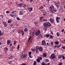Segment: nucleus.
Masks as SVG:
<instances>
[{
  "label": "nucleus",
  "instance_id": "obj_41",
  "mask_svg": "<svg viewBox=\"0 0 65 65\" xmlns=\"http://www.w3.org/2000/svg\"><path fill=\"white\" fill-rule=\"evenodd\" d=\"M59 11L60 12L62 13V12H63V10H59Z\"/></svg>",
  "mask_w": 65,
  "mask_h": 65
},
{
  "label": "nucleus",
  "instance_id": "obj_31",
  "mask_svg": "<svg viewBox=\"0 0 65 65\" xmlns=\"http://www.w3.org/2000/svg\"><path fill=\"white\" fill-rule=\"evenodd\" d=\"M53 10L54 12H57V10H56V9H53Z\"/></svg>",
  "mask_w": 65,
  "mask_h": 65
},
{
  "label": "nucleus",
  "instance_id": "obj_29",
  "mask_svg": "<svg viewBox=\"0 0 65 65\" xmlns=\"http://www.w3.org/2000/svg\"><path fill=\"white\" fill-rule=\"evenodd\" d=\"M50 12H51V13H52L53 14L54 13V12L53 11V10H50Z\"/></svg>",
  "mask_w": 65,
  "mask_h": 65
},
{
  "label": "nucleus",
  "instance_id": "obj_15",
  "mask_svg": "<svg viewBox=\"0 0 65 65\" xmlns=\"http://www.w3.org/2000/svg\"><path fill=\"white\" fill-rule=\"evenodd\" d=\"M60 46H61L59 45H55L54 46V47H55V48H56V47H56V48H59V47H60Z\"/></svg>",
  "mask_w": 65,
  "mask_h": 65
},
{
  "label": "nucleus",
  "instance_id": "obj_55",
  "mask_svg": "<svg viewBox=\"0 0 65 65\" xmlns=\"http://www.w3.org/2000/svg\"><path fill=\"white\" fill-rule=\"evenodd\" d=\"M21 58H24V55H22Z\"/></svg>",
  "mask_w": 65,
  "mask_h": 65
},
{
  "label": "nucleus",
  "instance_id": "obj_34",
  "mask_svg": "<svg viewBox=\"0 0 65 65\" xmlns=\"http://www.w3.org/2000/svg\"><path fill=\"white\" fill-rule=\"evenodd\" d=\"M39 46H37L36 47V50H38V49H39Z\"/></svg>",
  "mask_w": 65,
  "mask_h": 65
},
{
  "label": "nucleus",
  "instance_id": "obj_12",
  "mask_svg": "<svg viewBox=\"0 0 65 65\" xmlns=\"http://www.w3.org/2000/svg\"><path fill=\"white\" fill-rule=\"evenodd\" d=\"M11 22H12V20L11 19H9V20H8V23L9 24H10L11 23Z\"/></svg>",
  "mask_w": 65,
  "mask_h": 65
},
{
  "label": "nucleus",
  "instance_id": "obj_7",
  "mask_svg": "<svg viewBox=\"0 0 65 65\" xmlns=\"http://www.w3.org/2000/svg\"><path fill=\"white\" fill-rule=\"evenodd\" d=\"M7 50H8V48L7 47H5L4 49V51L6 53L7 52Z\"/></svg>",
  "mask_w": 65,
  "mask_h": 65
},
{
  "label": "nucleus",
  "instance_id": "obj_10",
  "mask_svg": "<svg viewBox=\"0 0 65 65\" xmlns=\"http://www.w3.org/2000/svg\"><path fill=\"white\" fill-rule=\"evenodd\" d=\"M39 50L40 51H41V52L42 51V50H43V48H42V47H39Z\"/></svg>",
  "mask_w": 65,
  "mask_h": 65
},
{
  "label": "nucleus",
  "instance_id": "obj_44",
  "mask_svg": "<svg viewBox=\"0 0 65 65\" xmlns=\"http://www.w3.org/2000/svg\"><path fill=\"white\" fill-rule=\"evenodd\" d=\"M62 48H63V49L64 50H65V47L64 46H62Z\"/></svg>",
  "mask_w": 65,
  "mask_h": 65
},
{
  "label": "nucleus",
  "instance_id": "obj_62",
  "mask_svg": "<svg viewBox=\"0 0 65 65\" xmlns=\"http://www.w3.org/2000/svg\"><path fill=\"white\" fill-rule=\"evenodd\" d=\"M17 20H20V18H17Z\"/></svg>",
  "mask_w": 65,
  "mask_h": 65
},
{
  "label": "nucleus",
  "instance_id": "obj_36",
  "mask_svg": "<svg viewBox=\"0 0 65 65\" xmlns=\"http://www.w3.org/2000/svg\"><path fill=\"white\" fill-rule=\"evenodd\" d=\"M19 48H20V44H19L18 45V46L17 47V50H19Z\"/></svg>",
  "mask_w": 65,
  "mask_h": 65
},
{
  "label": "nucleus",
  "instance_id": "obj_14",
  "mask_svg": "<svg viewBox=\"0 0 65 65\" xmlns=\"http://www.w3.org/2000/svg\"><path fill=\"white\" fill-rule=\"evenodd\" d=\"M28 10H29V11H31L33 10V8L32 7L29 8H28Z\"/></svg>",
  "mask_w": 65,
  "mask_h": 65
},
{
  "label": "nucleus",
  "instance_id": "obj_57",
  "mask_svg": "<svg viewBox=\"0 0 65 65\" xmlns=\"http://www.w3.org/2000/svg\"><path fill=\"white\" fill-rule=\"evenodd\" d=\"M42 35H41V34H40V37H42Z\"/></svg>",
  "mask_w": 65,
  "mask_h": 65
},
{
  "label": "nucleus",
  "instance_id": "obj_6",
  "mask_svg": "<svg viewBox=\"0 0 65 65\" xmlns=\"http://www.w3.org/2000/svg\"><path fill=\"white\" fill-rule=\"evenodd\" d=\"M50 22L53 23V22H54V20L52 18H50Z\"/></svg>",
  "mask_w": 65,
  "mask_h": 65
},
{
  "label": "nucleus",
  "instance_id": "obj_51",
  "mask_svg": "<svg viewBox=\"0 0 65 65\" xmlns=\"http://www.w3.org/2000/svg\"><path fill=\"white\" fill-rule=\"evenodd\" d=\"M52 8L53 9H54V6H53V5H52Z\"/></svg>",
  "mask_w": 65,
  "mask_h": 65
},
{
  "label": "nucleus",
  "instance_id": "obj_17",
  "mask_svg": "<svg viewBox=\"0 0 65 65\" xmlns=\"http://www.w3.org/2000/svg\"><path fill=\"white\" fill-rule=\"evenodd\" d=\"M22 35L23 36L24 35V31L23 30H22L21 31Z\"/></svg>",
  "mask_w": 65,
  "mask_h": 65
},
{
  "label": "nucleus",
  "instance_id": "obj_9",
  "mask_svg": "<svg viewBox=\"0 0 65 65\" xmlns=\"http://www.w3.org/2000/svg\"><path fill=\"white\" fill-rule=\"evenodd\" d=\"M11 14H14H14H15L16 13H17V11H14L13 12H12L11 13Z\"/></svg>",
  "mask_w": 65,
  "mask_h": 65
},
{
  "label": "nucleus",
  "instance_id": "obj_33",
  "mask_svg": "<svg viewBox=\"0 0 65 65\" xmlns=\"http://www.w3.org/2000/svg\"><path fill=\"white\" fill-rule=\"evenodd\" d=\"M47 19H44L43 20V22H47Z\"/></svg>",
  "mask_w": 65,
  "mask_h": 65
},
{
  "label": "nucleus",
  "instance_id": "obj_60",
  "mask_svg": "<svg viewBox=\"0 0 65 65\" xmlns=\"http://www.w3.org/2000/svg\"><path fill=\"white\" fill-rule=\"evenodd\" d=\"M29 56L30 58H32V57H31V55H29Z\"/></svg>",
  "mask_w": 65,
  "mask_h": 65
},
{
  "label": "nucleus",
  "instance_id": "obj_45",
  "mask_svg": "<svg viewBox=\"0 0 65 65\" xmlns=\"http://www.w3.org/2000/svg\"><path fill=\"white\" fill-rule=\"evenodd\" d=\"M41 64L42 65H45V64H44V62H42L41 63Z\"/></svg>",
  "mask_w": 65,
  "mask_h": 65
},
{
  "label": "nucleus",
  "instance_id": "obj_49",
  "mask_svg": "<svg viewBox=\"0 0 65 65\" xmlns=\"http://www.w3.org/2000/svg\"><path fill=\"white\" fill-rule=\"evenodd\" d=\"M43 8V6H42L40 8V9H42Z\"/></svg>",
  "mask_w": 65,
  "mask_h": 65
},
{
  "label": "nucleus",
  "instance_id": "obj_43",
  "mask_svg": "<svg viewBox=\"0 0 65 65\" xmlns=\"http://www.w3.org/2000/svg\"><path fill=\"white\" fill-rule=\"evenodd\" d=\"M50 36V35L48 34H47L46 35V37L48 38Z\"/></svg>",
  "mask_w": 65,
  "mask_h": 65
},
{
  "label": "nucleus",
  "instance_id": "obj_19",
  "mask_svg": "<svg viewBox=\"0 0 65 65\" xmlns=\"http://www.w3.org/2000/svg\"><path fill=\"white\" fill-rule=\"evenodd\" d=\"M23 7H24V8H28V5H24L23 6Z\"/></svg>",
  "mask_w": 65,
  "mask_h": 65
},
{
  "label": "nucleus",
  "instance_id": "obj_37",
  "mask_svg": "<svg viewBox=\"0 0 65 65\" xmlns=\"http://www.w3.org/2000/svg\"><path fill=\"white\" fill-rule=\"evenodd\" d=\"M38 50H36V53H39V51H38Z\"/></svg>",
  "mask_w": 65,
  "mask_h": 65
},
{
  "label": "nucleus",
  "instance_id": "obj_23",
  "mask_svg": "<svg viewBox=\"0 0 65 65\" xmlns=\"http://www.w3.org/2000/svg\"><path fill=\"white\" fill-rule=\"evenodd\" d=\"M55 44H59V42L58 41L55 42H54Z\"/></svg>",
  "mask_w": 65,
  "mask_h": 65
},
{
  "label": "nucleus",
  "instance_id": "obj_2",
  "mask_svg": "<svg viewBox=\"0 0 65 65\" xmlns=\"http://www.w3.org/2000/svg\"><path fill=\"white\" fill-rule=\"evenodd\" d=\"M54 3L55 5L57 7V9H59V6H59V3H58L57 4V3L56 2H54Z\"/></svg>",
  "mask_w": 65,
  "mask_h": 65
},
{
  "label": "nucleus",
  "instance_id": "obj_24",
  "mask_svg": "<svg viewBox=\"0 0 65 65\" xmlns=\"http://www.w3.org/2000/svg\"><path fill=\"white\" fill-rule=\"evenodd\" d=\"M56 21L57 23H58L59 22V19H58V18H56Z\"/></svg>",
  "mask_w": 65,
  "mask_h": 65
},
{
  "label": "nucleus",
  "instance_id": "obj_58",
  "mask_svg": "<svg viewBox=\"0 0 65 65\" xmlns=\"http://www.w3.org/2000/svg\"><path fill=\"white\" fill-rule=\"evenodd\" d=\"M50 64L49 63H48L46 64H45V65H50Z\"/></svg>",
  "mask_w": 65,
  "mask_h": 65
},
{
  "label": "nucleus",
  "instance_id": "obj_13",
  "mask_svg": "<svg viewBox=\"0 0 65 65\" xmlns=\"http://www.w3.org/2000/svg\"><path fill=\"white\" fill-rule=\"evenodd\" d=\"M19 13H20V14H19L20 15H23V14H24V13H23V11H20L19 12Z\"/></svg>",
  "mask_w": 65,
  "mask_h": 65
},
{
  "label": "nucleus",
  "instance_id": "obj_48",
  "mask_svg": "<svg viewBox=\"0 0 65 65\" xmlns=\"http://www.w3.org/2000/svg\"><path fill=\"white\" fill-rule=\"evenodd\" d=\"M61 7V8L60 9V10H63V8H62V6H60Z\"/></svg>",
  "mask_w": 65,
  "mask_h": 65
},
{
  "label": "nucleus",
  "instance_id": "obj_8",
  "mask_svg": "<svg viewBox=\"0 0 65 65\" xmlns=\"http://www.w3.org/2000/svg\"><path fill=\"white\" fill-rule=\"evenodd\" d=\"M23 3H21L20 4H19L18 5V6L19 7H22V6H23Z\"/></svg>",
  "mask_w": 65,
  "mask_h": 65
},
{
  "label": "nucleus",
  "instance_id": "obj_28",
  "mask_svg": "<svg viewBox=\"0 0 65 65\" xmlns=\"http://www.w3.org/2000/svg\"><path fill=\"white\" fill-rule=\"evenodd\" d=\"M7 44H9L10 43V40H8L7 41Z\"/></svg>",
  "mask_w": 65,
  "mask_h": 65
},
{
  "label": "nucleus",
  "instance_id": "obj_11",
  "mask_svg": "<svg viewBox=\"0 0 65 65\" xmlns=\"http://www.w3.org/2000/svg\"><path fill=\"white\" fill-rule=\"evenodd\" d=\"M3 24L4 25V26L5 27H7V23H6L5 22H3Z\"/></svg>",
  "mask_w": 65,
  "mask_h": 65
},
{
  "label": "nucleus",
  "instance_id": "obj_30",
  "mask_svg": "<svg viewBox=\"0 0 65 65\" xmlns=\"http://www.w3.org/2000/svg\"><path fill=\"white\" fill-rule=\"evenodd\" d=\"M43 56L44 57H46V55L45 53H43Z\"/></svg>",
  "mask_w": 65,
  "mask_h": 65
},
{
  "label": "nucleus",
  "instance_id": "obj_61",
  "mask_svg": "<svg viewBox=\"0 0 65 65\" xmlns=\"http://www.w3.org/2000/svg\"><path fill=\"white\" fill-rule=\"evenodd\" d=\"M51 45H53V44H54V43H53V42H52L51 43Z\"/></svg>",
  "mask_w": 65,
  "mask_h": 65
},
{
  "label": "nucleus",
  "instance_id": "obj_59",
  "mask_svg": "<svg viewBox=\"0 0 65 65\" xmlns=\"http://www.w3.org/2000/svg\"><path fill=\"white\" fill-rule=\"evenodd\" d=\"M58 18V20H60V18L59 17H57L56 18Z\"/></svg>",
  "mask_w": 65,
  "mask_h": 65
},
{
  "label": "nucleus",
  "instance_id": "obj_46",
  "mask_svg": "<svg viewBox=\"0 0 65 65\" xmlns=\"http://www.w3.org/2000/svg\"><path fill=\"white\" fill-rule=\"evenodd\" d=\"M39 58L40 60H41L42 59V57H39Z\"/></svg>",
  "mask_w": 65,
  "mask_h": 65
},
{
  "label": "nucleus",
  "instance_id": "obj_22",
  "mask_svg": "<svg viewBox=\"0 0 65 65\" xmlns=\"http://www.w3.org/2000/svg\"><path fill=\"white\" fill-rule=\"evenodd\" d=\"M43 18V17H41L40 18V22H41L42 21V19Z\"/></svg>",
  "mask_w": 65,
  "mask_h": 65
},
{
  "label": "nucleus",
  "instance_id": "obj_20",
  "mask_svg": "<svg viewBox=\"0 0 65 65\" xmlns=\"http://www.w3.org/2000/svg\"><path fill=\"white\" fill-rule=\"evenodd\" d=\"M37 61L38 63H40V60L38 58L37 60Z\"/></svg>",
  "mask_w": 65,
  "mask_h": 65
},
{
  "label": "nucleus",
  "instance_id": "obj_3",
  "mask_svg": "<svg viewBox=\"0 0 65 65\" xmlns=\"http://www.w3.org/2000/svg\"><path fill=\"white\" fill-rule=\"evenodd\" d=\"M51 57L52 59L56 58V55L54 54H53L51 55Z\"/></svg>",
  "mask_w": 65,
  "mask_h": 65
},
{
  "label": "nucleus",
  "instance_id": "obj_38",
  "mask_svg": "<svg viewBox=\"0 0 65 65\" xmlns=\"http://www.w3.org/2000/svg\"><path fill=\"white\" fill-rule=\"evenodd\" d=\"M36 64H37L36 62L34 61V62L33 64L34 65H36Z\"/></svg>",
  "mask_w": 65,
  "mask_h": 65
},
{
  "label": "nucleus",
  "instance_id": "obj_18",
  "mask_svg": "<svg viewBox=\"0 0 65 65\" xmlns=\"http://www.w3.org/2000/svg\"><path fill=\"white\" fill-rule=\"evenodd\" d=\"M62 55H59L58 57V58L59 59H61L62 58Z\"/></svg>",
  "mask_w": 65,
  "mask_h": 65
},
{
  "label": "nucleus",
  "instance_id": "obj_32",
  "mask_svg": "<svg viewBox=\"0 0 65 65\" xmlns=\"http://www.w3.org/2000/svg\"><path fill=\"white\" fill-rule=\"evenodd\" d=\"M10 17H13V18H14V15L11 14H10Z\"/></svg>",
  "mask_w": 65,
  "mask_h": 65
},
{
  "label": "nucleus",
  "instance_id": "obj_25",
  "mask_svg": "<svg viewBox=\"0 0 65 65\" xmlns=\"http://www.w3.org/2000/svg\"><path fill=\"white\" fill-rule=\"evenodd\" d=\"M56 35L57 36H58V37H59V36H60V34H59V33L58 32H57Z\"/></svg>",
  "mask_w": 65,
  "mask_h": 65
},
{
  "label": "nucleus",
  "instance_id": "obj_21",
  "mask_svg": "<svg viewBox=\"0 0 65 65\" xmlns=\"http://www.w3.org/2000/svg\"><path fill=\"white\" fill-rule=\"evenodd\" d=\"M28 30V29L27 28H25L24 30V32H27Z\"/></svg>",
  "mask_w": 65,
  "mask_h": 65
},
{
  "label": "nucleus",
  "instance_id": "obj_1",
  "mask_svg": "<svg viewBox=\"0 0 65 65\" xmlns=\"http://www.w3.org/2000/svg\"><path fill=\"white\" fill-rule=\"evenodd\" d=\"M44 27L45 28H50V26H51V24L50 23L48 22H45L43 24Z\"/></svg>",
  "mask_w": 65,
  "mask_h": 65
},
{
  "label": "nucleus",
  "instance_id": "obj_26",
  "mask_svg": "<svg viewBox=\"0 0 65 65\" xmlns=\"http://www.w3.org/2000/svg\"><path fill=\"white\" fill-rule=\"evenodd\" d=\"M33 32H32L31 31L30 32V36H32V35H33Z\"/></svg>",
  "mask_w": 65,
  "mask_h": 65
},
{
  "label": "nucleus",
  "instance_id": "obj_50",
  "mask_svg": "<svg viewBox=\"0 0 65 65\" xmlns=\"http://www.w3.org/2000/svg\"><path fill=\"white\" fill-rule=\"evenodd\" d=\"M9 12H10L9 11H6V13H9Z\"/></svg>",
  "mask_w": 65,
  "mask_h": 65
},
{
  "label": "nucleus",
  "instance_id": "obj_56",
  "mask_svg": "<svg viewBox=\"0 0 65 65\" xmlns=\"http://www.w3.org/2000/svg\"><path fill=\"white\" fill-rule=\"evenodd\" d=\"M62 58L63 59V60H64V59H65V57L62 56Z\"/></svg>",
  "mask_w": 65,
  "mask_h": 65
},
{
  "label": "nucleus",
  "instance_id": "obj_4",
  "mask_svg": "<svg viewBox=\"0 0 65 65\" xmlns=\"http://www.w3.org/2000/svg\"><path fill=\"white\" fill-rule=\"evenodd\" d=\"M40 33V31L39 30L36 33V36H38Z\"/></svg>",
  "mask_w": 65,
  "mask_h": 65
},
{
  "label": "nucleus",
  "instance_id": "obj_16",
  "mask_svg": "<svg viewBox=\"0 0 65 65\" xmlns=\"http://www.w3.org/2000/svg\"><path fill=\"white\" fill-rule=\"evenodd\" d=\"M48 59H47L46 60H44V62H45V63H47L48 61Z\"/></svg>",
  "mask_w": 65,
  "mask_h": 65
},
{
  "label": "nucleus",
  "instance_id": "obj_42",
  "mask_svg": "<svg viewBox=\"0 0 65 65\" xmlns=\"http://www.w3.org/2000/svg\"><path fill=\"white\" fill-rule=\"evenodd\" d=\"M31 36H30L29 38L28 39V41H30V39H31Z\"/></svg>",
  "mask_w": 65,
  "mask_h": 65
},
{
  "label": "nucleus",
  "instance_id": "obj_39",
  "mask_svg": "<svg viewBox=\"0 0 65 65\" xmlns=\"http://www.w3.org/2000/svg\"><path fill=\"white\" fill-rule=\"evenodd\" d=\"M18 32L20 33V34H21V31L20 30H18Z\"/></svg>",
  "mask_w": 65,
  "mask_h": 65
},
{
  "label": "nucleus",
  "instance_id": "obj_47",
  "mask_svg": "<svg viewBox=\"0 0 65 65\" xmlns=\"http://www.w3.org/2000/svg\"><path fill=\"white\" fill-rule=\"evenodd\" d=\"M14 45H15L16 44V42L15 41H14Z\"/></svg>",
  "mask_w": 65,
  "mask_h": 65
},
{
  "label": "nucleus",
  "instance_id": "obj_27",
  "mask_svg": "<svg viewBox=\"0 0 65 65\" xmlns=\"http://www.w3.org/2000/svg\"><path fill=\"white\" fill-rule=\"evenodd\" d=\"M1 33H2V31H1V30H0V36L2 35L4 33L3 32L2 34Z\"/></svg>",
  "mask_w": 65,
  "mask_h": 65
},
{
  "label": "nucleus",
  "instance_id": "obj_64",
  "mask_svg": "<svg viewBox=\"0 0 65 65\" xmlns=\"http://www.w3.org/2000/svg\"><path fill=\"white\" fill-rule=\"evenodd\" d=\"M13 57L12 56H10V59H12V58Z\"/></svg>",
  "mask_w": 65,
  "mask_h": 65
},
{
  "label": "nucleus",
  "instance_id": "obj_35",
  "mask_svg": "<svg viewBox=\"0 0 65 65\" xmlns=\"http://www.w3.org/2000/svg\"><path fill=\"white\" fill-rule=\"evenodd\" d=\"M50 39H52V38H53V36L51 35H50Z\"/></svg>",
  "mask_w": 65,
  "mask_h": 65
},
{
  "label": "nucleus",
  "instance_id": "obj_63",
  "mask_svg": "<svg viewBox=\"0 0 65 65\" xmlns=\"http://www.w3.org/2000/svg\"><path fill=\"white\" fill-rule=\"evenodd\" d=\"M11 62H12V61H11V60L9 62V63L11 64Z\"/></svg>",
  "mask_w": 65,
  "mask_h": 65
},
{
  "label": "nucleus",
  "instance_id": "obj_54",
  "mask_svg": "<svg viewBox=\"0 0 65 65\" xmlns=\"http://www.w3.org/2000/svg\"><path fill=\"white\" fill-rule=\"evenodd\" d=\"M23 56H24V58H26V57H27V55H23Z\"/></svg>",
  "mask_w": 65,
  "mask_h": 65
},
{
  "label": "nucleus",
  "instance_id": "obj_5",
  "mask_svg": "<svg viewBox=\"0 0 65 65\" xmlns=\"http://www.w3.org/2000/svg\"><path fill=\"white\" fill-rule=\"evenodd\" d=\"M41 44L42 45H46V43L45 41H42V43H41Z\"/></svg>",
  "mask_w": 65,
  "mask_h": 65
},
{
  "label": "nucleus",
  "instance_id": "obj_40",
  "mask_svg": "<svg viewBox=\"0 0 65 65\" xmlns=\"http://www.w3.org/2000/svg\"><path fill=\"white\" fill-rule=\"evenodd\" d=\"M28 53V54H29V55H31V54H32V52H29Z\"/></svg>",
  "mask_w": 65,
  "mask_h": 65
},
{
  "label": "nucleus",
  "instance_id": "obj_52",
  "mask_svg": "<svg viewBox=\"0 0 65 65\" xmlns=\"http://www.w3.org/2000/svg\"><path fill=\"white\" fill-rule=\"evenodd\" d=\"M50 9H51V10H52L53 9H52V8L51 6H50Z\"/></svg>",
  "mask_w": 65,
  "mask_h": 65
},
{
  "label": "nucleus",
  "instance_id": "obj_53",
  "mask_svg": "<svg viewBox=\"0 0 65 65\" xmlns=\"http://www.w3.org/2000/svg\"><path fill=\"white\" fill-rule=\"evenodd\" d=\"M43 15L45 16V15L46 14V13H44V12H43Z\"/></svg>",
  "mask_w": 65,
  "mask_h": 65
}]
</instances>
